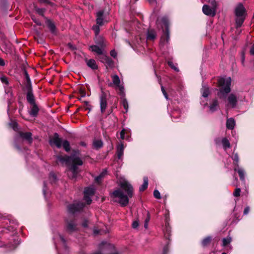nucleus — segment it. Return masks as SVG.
<instances>
[{
	"label": "nucleus",
	"instance_id": "10",
	"mask_svg": "<svg viewBox=\"0 0 254 254\" xmlns=\"http://www.w3.org/2000/svg\"><path fill=\"white\" fill-rule=\"evenodd\" d=\"M62 140L59 137V135L57 133H55L53 138L50 140L51 145L54 144L59 148L62 147Z\"/></svg>",
	"mask_w": 254,
	"mask_h": 254
},
{
	"label": "nucleus",
	"instance_id": "55",
	"mask_svg": "<svg viewBox=\"0 0 254 254\" xmlns=\"http://www.w3.org/2000/svg\"><path fill=\"white\" fill-rule=\"evenodd\" d=\"M67 46H68V47L70 49H71V50H74V49H75V47H74V46H73L71 43H68V44H67Z\"/></svg>",
	"mask_w": 254,
	"mask_h": 254
},
{
	"label": "nucleus",
	"instance_id": "42",
	"mask_svg": "<svg viewBox=\"0 0 254 254\" xmlns=\"http://www.w3.org/2000/svg\"><path fill=\"white\" fill-rule=\"evenodd\" d=\"M240 192L241 189L240 188H237L234 192V195L236 197L240 196Z\"/></svg>",
	"mask_w": 254,
	"mask_h": 254
},
{
	"label": "nucleus",
	"instance_id": "47",
	"mask_svg": "<svg viewBox=\"0 0 254 254\" xmlns=\"http://www.w3.org/2000/svg\"><path fill=\"white\" fill-rule=\"evenodd\" d=\"M210 2L212 5V7H214L215 9H216V6H217L216 1L215 0H212Z\"/></svg>",
	"mask_w": 254,
	"mask_h": 254
},
{
	"label": "nucleus",
	"instance_id": "8",
	"mask_svg": "<svg viewBox=\"0 0 254 254\" xmlns=\"http://www.w3.org/2000/svg\"><path fill=\"white\" fill-rule=\"evenodd\" d=\"M113 83L109 84L110 86H112L113 84L118 87L122 94L124 93V87L123 85L121 84V80L118 75H114L112 76Z\"/></svg>",
	"mask_w": 254,
	"mask_h": 254
},
{
	"label": "nucleus",
	"instance_id": "38",
	"mask_svg": "<svg viewBox=\"0 0 254 254\" xmlns=\"http://www.w3.org/2000/svg\"><path fill=\"white\" fill-rule=\"evenodd\" d=\"M122 104H123L124 108L126 109V112H127V111L128 106L127 101L126 99H124L123 100Z\"/></svg>",
	"mask_w": 254,
	"mask_h": 254
},
{
	"label": "nucleus",
	"instance_id": "11",
	"mask_svg": "<svg viewBox=\"0 0 254 254\" xmlns=\"http://www.w3.org/2000/svg\"><path fill=\"white\" fill-rule=\"evenodd\" d=\"M162 20L166 26V32L165 33V35L164 36H162L161 38V42L164 44L165 43H168L169 42L170 37L167 20L165 18H163Z\"/></svg>",
	"mask_w": 254,
	"mask_h": 254
},
{
	"label": "nucleus",
	"instance_id": "37",
	"mask_svg": "<svg viewBox=\"0 0 254 254\" xmlns=\"http://www.w3.org/2000/svg\"><path fill=\"white\" fill-rule=\"evenodd\" d=\"M100 55H101V57H100V61L102 63L105 64V63L107 62V60L108 59L109 57H108L107 56H106L105 55H104L103 53Z\"/></svg>",
	"mask_w": 254,
	"mask_h": 254
},
{
	"label": "nucleus",
	"instance_id": "32",
	"mask_svg": "<svg viewBox=\"0 0 254 254\" xmlns=\"http://www.w3.org/2000/svg\"><path fill=\"white\" fill-rule=\"evenodd\" d=\"M105 64L107 67H113L114 65L113 61L109 57L108 58V59L107 60V62Z\"/></svg>",
	"mask_w": 254,
	"mask_h": 254
},
{
	"label": "nucleus",
	"instance_id": "30",
	"mask_svg": "<svg viewBox=\"0 0 254 254\" xmlns=\"http://www.w3.org/2000/svg\"><path fill=\"white\" fill-rule=\"evenodd\" d=\"M211 237L210 236H208L204 238L202 241V245L203 247H206L207 246L211 241Z\"/></svg>",
	"mask_w": 254,
	"mask_h": 254
},
{
	"label": "nucleus",
	"instance_id": "26",
	"mask_svg": "<svg viewBox=\"0 0 254 254\" xmlns=\"http://www.w3.org/2000/svg\"><path fill=\"white\" fill-rule=\"evenodd\" d=\"M222 143L224 148L226 150L227 148H229L231 146L229 141L226 138H224L222 140Z\"/></svg>",
	"mask_w": 254,
	"mask_h": 254
},
{
	"label": "nucleus",
	"instance_id": "60",
	"mask_svg": "<svg viewBox=\"0 0 254 254\" xmlns=\"http://www.w3.org/2000/svg\"><path fill=\"white\" fill-rule=\"evenodd\" d=\"M106 174H107V171L104 170L99 175H102V178H103Z\"/></svg>",
	"mask_w": 254,
	"mask_h": 254
},
{
	"label": "nucleus",
	"instance_id": "51",
	"mask_svg": "<svg viewBox=\"0 0 254 254\" xmlns=\"http://www.w3.org/2000/svg\"><path fill=\"white\" fill-rule=\"evenodd\" d=\"M125 129H123L120 132L121 138L124 139L125 138Z\"/></svg>",
	"mask_w": 254,
	"mask_h": 254
},
{
	"label": "nucleus",
	"instance_id": "62",
	"mask_svg": "<svg viewBox=\"0 0 254 254\" xmlns=\"http://www.w3.org/2000/svg\"><path fill=\"white\" fill-rule=\"evenodd\" d=\"M50 178H53V180H56V176L54 174H50Z\"/></svg>",
	"mask_w": 254,
	"mask_h": 254
},
{
	"label": "nucleus",
	"instance_id": "19",
	"mask_svg": "<svg viewBox=\"0 0 254 254\" xmlns=\"http://www.w3.org/2000/svg\"><path fill=\"white\" fill-rule=\"evenodd\" d=\"M124 146L123 143H121L117 146V155L119 159H121L124 154Z\"/></svg>",
	"mask_w": 254,
	"mask_h": 254
},
{
	"label": "nucleus",
	"instance_id": "25",
	"mask_svg": "<svg viewBox=\"0 0 254 254\" xmlns=\"http://www.w3.org/2000/svg\"><path fill=\"white\" fill-rule=\"evenodd\" d=\"M156 37V34L154 30L148 31L147 34L146 38L148 40H153Z\"/></svg>",
	"mask_w": 254,
	"mask_h": 254
},
{
	"label": "nucleus",
	"instance_id": "4",
	"mask_svg": "<svg viewBox=\"0 0 254 254\" xmlns=\"http://www.w3.org/2000/svg\"><path fill=\"white\" fill-rule=\"evenodd\" d=\"M218 84L221 87L220 92L221 93L227 94L231 91V78L230 77L220 78L218 80Z\"/></svg>",
	"mask_w": 254,
	"mask_h": 254
},
{
	"label": "nucleus",
	"instance_id": "45",
	"mask_svg": "<svg viewBox=\"0 0 254 254\" xmlns=\"http://www.w3.org/2000/svg\"><path fill=\"white\" fill-rule=\"evenodd\" d=\"M162 92L166 99H168V96L163 86H161Z\"/></svg>",
	"mask_w": 254,
	"mask_h": 254
},
{
	"label": "nucleus",
	"instance_id": "18",
	"mask_svg": "<svg viewBox=\"0 0 254 254\" xmlns=\"http://www.w3.org/2000/svg\"><path fill=\"white\" fill-rule=\"evenodd\" d=\"M19 135L21 138L28 141L29 143H31L32 142V138L31 132H20Z\"/></svg>",
	"mask_w": 254,
	"mask_h": 254
},
{
	"label": "nucleus",
	"instance_id": "12",
	"mask_svg": "<svg viewBox=\"0 0 254 254\" xmlns=\"http://www.w3.org/2000/svg\"><path fill=\"white\" fill-rule=\"evenodd\" d=\"M203 12L207 15L214 16L216 14V9L214 7H210L208 5L205 4L202 7Z\"/></svg>",
	"mask_w": 254,
	"mask_h": 254
},
{
	"label": "nucleus",
	"instance_id": "50",
	"mask_svg": "<svg viewBox=\"0 0 254 254\" xmlns=\"http://www.w3.org/2000/svg\"><path fill=\"white\" fill-rule=\"evenodd\" d=\"M111 56L114 58H116L117 57V54L115 50H112L110 53Z\"/></svg>",
	"mask_w": 254,
	"mask_h": 254
},
{
	"label": "nucleus",
	"instance_id": "6",
	"mask_svg": "<svg viewBox=\"0 0 254 254\" xmlns=\"http://www.w3.org/2000/svg\"><path fill=\"white\" fill-rule=\"evenodd\" d=\"M100 107L101 113H104L107 107V95L103 91L100 96Z\"/></svg>",
	"mask_w": 254,
	"mask_h": 254
},
{
	"label": "nucleus",
	"instance_id": "17",
	"mask_svg": "<svg viewBox=\"0 0 254 254\" xmlns=\"http://www.w3.org/2000/svg\"><path fill=\"white\" fill-rule=\"evenodd\" d=\"M104 47H101L100 46L92 45L90 47V49L94 52L96 53L98 55H102L103 53Z\"/></svg>",
	"mask_w": 254,
	"mask_h": 254
},
{
	"label": "nucleus",
	"instance_id": "49",
	"mask_svg": "<svg viewBox=\"0 0 254 254\" xmlns=\"http://www.w3.org/2000/svg\"><path fill=\"white\" fill-rule=\"evenodd\" d=\"M102 175H99L98 176H97L95 178V181L98 183H100L101 180H102Z\"/></svg>",
	"mask_w": 254,
	"mask_h": 254
},
{
	"label": "nucleus",
	"instance_id": "23",
	"mask_svg": "<svg viewBox=\"0 0 254 254\" xmlns=\"http://www.w3.org/2000/svg\"><path fill=\"white\" fill-rule=\"evenodd\" d=\"M148 186V178L146 177L143 178V183L139 188V191H142L145 190Z\"/></svg>",
	"mask_w": 254,
	"mask_h": 254
},
{
	"label": "nucleus",
	"instance_id": "21",
	"mask_svg": "<svg viewBox=\"0 0 254 254\" xmlns=\"http://www.w3.org/2000/svg\"><path fill=\"white\" fill-rule=\"evenodd\" d=\"M235 126V121L232 118L228 119L226 122V127L229 129H232Z\"/></svg>",
	"mask_w": 254,
	"mask_h": 254
},
{
	"label": "nucleus",
	"instance_id": "39",
	"mask_svg": "<svg viewBox=\"0 0 254 254\" xmlns=\"http://www.w3.org/2000/svg\"><path fill=\"white\" fill-rule=\"evenodd\" d=\"M153 195L154 197L157 199H160L161 198L160 193L158 190H154Z\"/></svg>",
	"mask_w": 254,
	"mask_h": 254
},
{
	"label": "nucleus",
	"instance_id": "63",
	"mask_svg": "<svg viewBox=\"0 0 254 254\" xmlns=\"http://www.w3.org/2000/svg\"><path fill=\"white\" fill-rule=\"evenodd\" d=\"M82 225H83V227H87V225H88V224H87V221H85V222H84L82 224Z\"/></svg>",
	"mask_w": 254,
	"mask_h": 254
},
{
	"label": "nucleus",
	"instance_id": "33",
	"mask_svg": "<svg viewBox=\"0 0 254 254\" xmlns=\"http://www.w3.org/2000/svg\"><path fill=\"white\" fill-rule=\"evenodd\" d=\"M232 241V238L230 237L225 238L223 239V246H226Z\"/></svg>",
	"mask_w": 254,
	"mask_h": 254
},
{
	"label": "nucleus",
	"instance_id": "20",
	"mask_svg": "<svg viewBox=\"0 0 254 254\" xmlns=\"http://www.w3.org/2000/svg\"><path fill=\"white\" fill-rule=\"evenodd\" d=\"M86 62L87 65L92 69H97L98 68V65L94 60H86Z\"/></svg>",
	"mask_w": 254,
	"mask_h": 254
},
{
	"label": "nucleus",
	"instance_id": "2",
	"mask_svg": "<svg viewBox=\"0 0 254 254\" xmlns=\"http://www.w3.org/2000/svg\"><path fill=\"white\" fill-rule=\"evenodd\" d=\"M119 185L121 188L126 192L127 194H125L122 190L118 189L111 194V196L121 206H125L128 203L129 198L133 196V188L127 181L124 180L120 181Z\"/></svg>",
	"mask_w": 254,
	"mask_h": 254
},
{
	"label": "nucleus",
	"instance_id": "44",
	"mask_svg": "<svg viewBox=\"0 0 254 254\" xmlns=\"http://www.w3.org/2000/svg\"><path fill=\"white\" fill-rule=\"evenodd\" d=\"M139 225V223L138 221H135L132 223V226L133 228H136L138 227Z\"/></svg>",
	"mask_w": 254,
	"mask_h": 254
},
{
	"label": "nucleus",
	"instance_id": "36",
	"mask_svg": "<svg viewBox=\"0 0 254 254\" xmlns=\"http://www.w3.org/2000/svg\"><path fill=\"white\" fill-rule=\"evenodd\" d=\"M99 26L100 25H94L93 26V29L94 31V32L95 34V36L99 35V32L100 31Z\"/></svg>",
	"mask_w": 254,
	"mask_h": 254
},
{
	"label": "nucleus",
	"instance_id": "9",
	"mask_svg": "<svg viewBox=\"0 0 254 254\" xmlns=\"http://www.w3.org/2000/svg\"><path fill=\"white\" fill-rule=\"evenodd\" d=\"M66 223V229L68 233H71L77 230V224L74 220L67 219Z\"/></svg>",
	"mask_w": 254,
	"mask_h": 254
},
{
	"label": "nucleus",
	"instance_id": "46",
	"mask_svg": "<svg viewBox=\"0 0 254 254\" xmlns=\"http://www.w3.org/2000/svg\"><path fill=\"white\" fill-rule=\"evenodd\" d=\"M31 18H32V19L33 20V21L35 23H36L38 25H41V22L39 20H37L33 16H32Z\"/></svg>",
	"mask_w": 254,
	"mask_h": 254
},
{
	"label": "nucleus",
	"instance_id": "43",
	"mask_svg": "<svg viewBox=\"0 0 254 254\" xmlns=\"http://www.w3.org/2000/svg\"><path fill=\"white\" fill-rule=\"evenodd\" d=\"M1 82L2 83H5V84H8V81H7V79L6 77H4V76H2V77H1L0 78Z\"/></svg>",
	"mask_w": 254,
	"mask_h": 254
},
{
	"label": "nucleus",
	"instance_id": "28",
	"mask_svg": "<svg viewBox=\"0 0 254 254\" xmlns=\"http://www.w3.org/2000/svg\"><path fill=\"white\" fill-rule=\"evenodd\" d=\"M62 145L66 152H68L70 150L69 142L67 140H64L62 143Z\"/></svg>",
	"mask_w": 254,
	"mask_h": 254
},
{
	"label": "nucleus",
	"instance_id": "14",
	"mask_svg": "<svg viewBox=\"0 0 254 254\" xmlns=\"http://www.w3.org/2000/svg\"><path fill=\"white\" fill-rule=\"evenodd\" d=\"M227 100L228 104L227 106H230L232 108H235L237 104V97L234 94H231L228 97Z\"/></svg>",
	"mask_w": 254,
	"mask_h": 254
},
{
	"label": "nucleus",
	"instance_id": "59",
	"mask_svg": "<svg viewBox=\"0 0 254 254\" xmlns=\"http://www.w3.org/2000/svg\"><path fill=\"white\" fill-rule=\"evenodd\" d=\"M245 62V55L244 53L242 54V63L244 65Z\"/></svg>",
	"mask_w": 254,
	"mask_h": 254
},
{
	"label": "nucleus",
	"instance_id": "15",
	"mask_svg": "<svg viewBox=\"0 0 254 254\" xmlns=\"http://www.w3.org/2000/svg\"><path fill=\"white\" fill-rule=\"evenodd\" d=\"M96 22L99 25L102 26L103 25V20L104 18V12L103 10L98 11L97 13Z\"/></svg>",
	"mask_w": 254,
	"mask_h": 254
},
{
	"label": "nucleus",
	"instance_id": "31",
	"mask_svg": "<svg viewBox=\"0 0 254 254\" xmlns=\"http://www.w3.org/2000/svg\"><path fill=\"white\" fill-rule=\"evenodd\" d=\"M47 24L52 32H54L56 27L54 23L50 20H47Z\"/></svg>",
	"mask_w": 254,
	"mask_h": 254
},
{
	"label": "nucleus",
	"instance_id": "41",
	"mask_svg": "<svg viewBox=\"0 0 254 254\" xmlns=\"http://www.w3.org/2000/svg\"><path fill=\"white\" fill-rule=\"evenodd\" d=\"M168 64L172 68L174 69L175 70L177 71H179V69L174 65L172 62L168 61Z\"/></svg>",
	"mask_w": 254,
	"mask_h": 254
},
{
	"label": "nucleus",
	"instance_id": "53",
	"mask_svg": "<svg viewBox=\"0 0 254 254\" xmlns=\"http://www.w3.org/2000/svg\"><path fill=\"white\" fill-rule=\"evenodd\" d=\"M249 211H250V208L249 207L247 206L245 208V210H244V214L246 215V214H248L249 212Z\"/></svg>",
	"mask_w": 254,
	"mask_h": 254
},
{
	"label": "nucleus",
	"instance_id": "13",
	"mask_svg": "<svg viewBox=\"0 0 254 254\" xmlns=\"http://www.w3.org/2000/svg\"><path fill=\"white\" fill-rule=\"evenodd\" d=\"M27 89L26 99L28 102L31 105L35 104V98L32 92V87L29 86Z\"/></svg>",
	"mask_w": 254,
	"mask_h": 254
},
{
	"label": "nucleus",
	"instance_id": "52",
	"mask_svg": "<svg viewBox=\"0 0 254 254\" xmlns=\"http://www.w3.org/2000/svg\"><path fill=\"white\" fill-rule=\"evenodd\" d=\"M10 126L14 129H15V128L17 127V124L16 123H11L9 124Z\"/></svg>",
	"mask_w": 254,
	"mask_h": 254
},
{
	"label": "nucleus",
	"instance_id": "35",
	"mask_svg": "<svg viewBox=\"0 0 254 254\" xmlns=\"http://www.w3.org/2000/svg\"><path fill=\"white\" fill-rule=\"evenodd\" d=\"M238 173H239L240 178L241 180H245V171L242 169H239L238 170Z\"/></svg>",
	"mask_w": 254,
	"mask_h": 254
},
{
	"label": "nucleus",
	"instance_id": "58",
	"mask_svg": "<svg viewBox=\"0 0 254 254\" xmlns=\"http://www.w3.org/2000/svg\"><path fill=\"white\" fill-rule=\"evenodd\" d=\"M60 239H61V241H62V242L63 243V244L65 246V240L64 239V238L63 236H60Z\"/></svg>",
	"mask_w": 254,
	"mask_h": 254
},
{
	"label": "nucleus",
	"instance_id": "56",
	"mask_svg": "<svg viewBox=\"0 0 254 254\" xmlns=\"http://www.w3.org/2000/svg\"><path fill=\"white\" fill-rule=\"evenodd\" d=\"M5 65V62L3 59L0 58V65L4 66Z\"/></svg>",
	"mask_w": 254,
	"mask_h": 254
},
{
	"label": "nucleus",
	"instance_id": "7",
	"mask_svg": "<svg viewBox=\"0 0 254 254\" xmlns=\"http://www.w3.org/2000/svg\"><path fill=\"white\" fill-rule=\"evenodd\" d=\"M84 205L82 203H75L69 205L68 206L67 210L69 213L74 214L75 212L81 210L84 207Z\"/></svg>",
	"mask_w": 254,
	"mask_h": 254
},
{
	"label": "nucleus",
	"instance_id": "27",
	"mask_svg": "<svg viewBox=\"0 0 254 254\" xmlns=\"http://www.w3.org/2000/svg\"><path fill=\"white\" fill-rule=\"evenodd\" d=\"M24 73L25 77V79H26V82H27V85L26 86V88L29 87V86L32 87L30 78V77H29V76L27 71H26L25 70L24 71Z\"/></svg>",
	"mask_w": 254,
	"mask_h": 254
},
{
	"label": "nucleus",
	"instance_id": "5",
	"mask_svg": "<svg viewBox=\"0 0 254 254\" xmlns=\"http://www.w3.org/2000/svg\"><path fill=\"white\" fill-rule=\"evenodd\" d=\"M95 193V189L93 187L86 188L84 190V200L88 204L92 202L91 197Z\"/></svg>",
	"mask_w": 254,
	"mask_h": 254
},
{
	"label": "nucleus",
	"instance_id": "40",
	"mask_svg": "<svg viewBox=\"0 0 254 254\" xmlns=\"http://www.w3.org/2000/svg\"><path fill=\"white\" fill-rule=\"evenodd\" d=\"M36 12L40 15L43 16L44 13V9L42 8H36Z\"/></svg>",
	"mask_w": 254,
	"mask_h": 254
},
{
	"label": "nucleus",
	"instance_id": "61",
	"mask_svg": "<svg viewBox=\"0 0 254 254\" xmlns=\"http://www.w3.org/2000/svg\"><path fill=\"white\" fill-rule=\"evenodd\" d=\"M85 104H86V106H87V109H89V110H91V109L89 108V107L90 106V105H89V102H87V101H86V102H85Z\"/></svg>",
	"mask_w": 254,
	"mask_h": 254
},
{
	"label": "nucleus",
	"instance_id": "64",
	"mask_svg": "<svg viewBox=\"0 0 254 254\" xmlns=\"http://www.w3.org/2000/svg\"><path fill=\"white\" fill-rule=\"evenodd\" d=\"M99 233V230H98L97 229L94 230V234L96 235V234H98Z\"/></svg>",
	"mask_w": 254,
	"mask_h": 254
},
{
	"label": "nucleus",
	"instance_id": "3",
	"mask_svg": "<svg viewBox=\"0 0 254 254\" xmlns=\"http://www.w3.org/2000/svg\"><path fill=\"white\" fill-rule=\"evenodd\" d=\"M235 15L236 26L240 27L242 25L246 16V9L243 4L240 3L236 6Z\"/></svg>",
	"mask_w": 254,
	"mask_h": 254
},
{
	"label": "nucleus",
	"instance_id": "16",
	"mask_svg": "<svg viewBox=\"0 0 254 254\" xmlns=\"http://www.w3.org/2000/svg\"><path fill=\"white\" fill-rule=\"evenodd\" d=\"M95 43L101 47H105L106 46L105 39L100 35L95 36Z\"/></svg>",
	"mask_w": 254,
	"mask_h": 254
},
{
	"label": "nucleus",
	"instance_id": "54",
	"mask_svg": "<svg viewBox=\"0 0 254 254\" xmlns=\"http://www.w3.org/2000/svg\"><path fill=\"white\" fill-rule=\"evenodd\" d=\"M149 220H150V215H149V212H147V217L146 218V219L145 220V222L148 223V222L149 221Z\"/></svg>",
	"mask_w": 254,
	"mask_h": 254
},
{
	"label": "nucleus",
	"instance_id": "24",
	"mask_svg": "<svg viewBox=\"0 0 254 254\" xmlns=\"http://www.w3.org/2000/svg\"><path fill=\"white\" fill-rule=\"evenodd\" d=\"M218 106V102L217 100H214L212 101V104L210 106V110L211 112H214L216 110Z\"/></svg>",
	"mask_w": 254,
	"mask_h": 254
},
{
	"label": "nucleus",
	"instance_id": "48",
	"mask_svg": "<svg viewBox=\"0 0 254 254\" xmlns=\"http://www.w3.org/2000/svg\"><path fill=\"white\" fill-rule=\"evenodd\" d=\"M234 161L236 163H238L239 162V156L237 154H235L234 157H233Z\"/></svg>",
	"mask_w": 254,
	"mask_h": 254
},
{
	"label": "nucleus",
	"instance_id": "34",
	"mask_svg": "<svg viewBox=\"0 0 254 254\" xmlns=\"http://www.w3.org/2000/svg\"><path fill=\"white\" fill-rule=\"evenodd\" d=\"M93 144L94 147L97 148H99L103 146V142L100 140H97L94 141Z\"/></svg>",
	"mask_w": 254,
	"mask_h": 254
},
{
	"label": "nucleus",
	"instance_id": "22",
	"mask_svg": "<svg viewBox=\"0 0 254 254\" xmlns=\"http://www.w3.org/2000/svg\"><path fill=\"white\" fill-rule=\"evenodd\" d=\"M32 106L31 110L29 113L30 115L35 117L38 113L39 109L36 104L31 105Z\"/></svg>",
	"mask_w": 254,
	"mask_h": 254
},
{
	"label": "nucleus",
	"instance_id": "1",
	"mask_svg": "<svg viewBox=\"0 0 254 254\" xmlns=\"http://www.w3.org/2000/svg\"><path fill=\"white\" fill-rule=\"evenodd\" d=\"M57 160L62 164H65L69 167L68 176L71 179H76L79 172L78 166L83 164L82 159L76 154L70 156H58Z\"/></svg>",
	"mask_w": 254,
	"mask_h": 254
},
{
	"label": "nucleus",
	"instance_id": "29",
	"mask_svg": "<svg viewBox=\"0 0 254 254\" xmlns=\"http://www.w3.org/2000/svg\"><path fill=\"white\" fill-rule=\"evenodd\" d=\"M201 92L203 97H207L209 94V89L206 87L203 86L201 89Z\"/></svg>",
	"mask_w": 254,
	"mask_h": 254
},
{
	"label": "nucleus",
	"instance_id": "57",
	"mask_svg": "<svg viewBox=\"0 0 254 254\" xmlns=\"http://www.w3.org/2000/svg\"><path fill=\"white\" fill-rule=\"evenodd\" d=\"M250 53L252 55H254V44L253 45L250 50Z\"/></svg>",
	"mask_w": 254,
	"mask_h": 254
}]
</instances>
